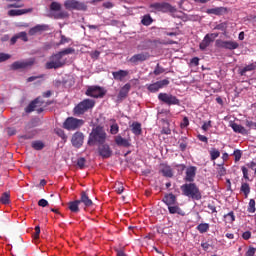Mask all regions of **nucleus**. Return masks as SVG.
Here are the masks:
<instances>
[{"instance_id": "obj_1", "label": "nucleus", "mask_w": 256, "mask_h": 256, "mask_svg": "<svg viewBox=\"0 0 256 256\" xmlns=\"http://www.w3.org/2000/svg\"><path fill=\"white\" fill-rule=\"evenodd\" d=\"M107 141V132H105V128L103 126H96L92 129L88 144L90 145H103Z\"/></svg>"}, {"instance_id": "obj_2", "label": "nucleus", "mask_w": 256, "mask_h": 256, "mask_svg": "<svg viewBox=\"0 0 256 256\" xmlns=\"http://www.w3.org/2000/svg\"><path fill=\"white\" fill-rule=\"evenodd\" d=\"M150 9L154 11H161L162 13H170L174 17H181V11H178L175 6L167 2H156L150 5Z\"/></svg>"}, {"instance_id": "obj_3", "label": "nucleus", "mask_w": 256, "mask_h": 256, "mask_svg": "<svg viewBox=\"0 0 256 256\" xmlns=\"http://www.w3.org/2000/svg\"><path fill=\"white\" fill-rule=\"evenodd\" d=\"M180 189L185 197H190L191 199H195L196 201H199V199H201V191L199 190L197 184L193 182L182 185Z\"/></svg>"}, {"instance_id": "obj_4", "label": "nucleus", "mask_w": 256, "mask_h": 256, "mask_svg": "<svg viewBox=\"0 0 256 256\" xmlns=\"http://www.w3.org/2000/svg\"><path fill=\"white\" fill-rule=\"evenodd\" d=\"M63 57H65V50L51 55L45 64V69H61L65 65Z\"/></svg>"}, {"instance_id": "obj_5", "label": "nucleus", "mask_w": 256, "mask_h": 256, "mask_svg": "<svg viewBox=\"0 0 256 256\" xmlns=\"http://www.w3.org/2000/svg\"><path fill=\"white\" fill-rule=\"evenodd\" d=\"M95 107V102L92 99H84L74 108L75 115H83L89 109H93Z\"/></svg>"}, {"instance_id": "obj_6", "label": "nucleus", "mask_w": 256, "mask_h": 256, "mask_svg": "<svg viewBox=\"0 0 256 256\" xmlns=\"http://www.w3.org/2000/svg\"><path fill=\"white\" fill-rule=\"evenodd\" d=\"M61 9H63V6L59 2H52L50 4V10H49V17H52L53 19H64L65 12H63Z\"/></svg>"}, {"instance_id": "obj_7", "label": "nucleus", "mask_w": 256, "mask_h": 256, "mask_svg": "<svg viewBox=\"0 0 256 256\" xmlns=\"http://www.w3.org/2000/svg\"><path fill=\"white\" fill-rule=\"evenodd\" d=\"M86 95L94 99H103L104 95H107V90L100 86H89L86 90Z\"/></svg>"}, {"instance_id": "obj_8", "label": "nucleus", "mask_w": 256, "mask_h": 256, "mask_svg": "<svg viewBox=\"0 0 256 256\" xmlns=\"http://www.w3.org/2000/svg\"><path fill=\"white\" fill-rule=\"evenodd\" d=\"M85 125V120L69 117L65 120V129L68 131H75Z\"/></svg>"}, {"instance_id": "obj_9", "label": "nucleus", "mask_w": 256, "mask_h": 256, "mask_svg": "<svg viewBox=\"0 0 256 256\" xmlns=\"http://www.w3.org/2000/svg\"><path fill=\"white\" fill-rule=\"evenodd\" d=\"M158 99L162 103H165L166 105H169V106H171V105H181V101L176 96H173L172 94L160 93L158 95Z\"/></svg>"}, {"instance_id": "obj_10", "label": "nucleus", "mask_w": 256, "mask_h": 256, "mask_svg": "<svg viewBox=\"0 0 256 256\" xmlns=\"http://www.w3.org/2000/svg\"><path fill=\"white\" fill-rule=\"evenodd\" d=\"M35 65V58H30L24 61H16L12 63L11 69L13 71H17V69H27V67H33Z\"/></svg>"}, {"instance_id": "obj_11", "label": "nucleus", "mask_w": 256, "mask_h": 256, "mask_svg": "<svg viewBox=\"0 0 256 256\" xmlns=\"http://www.w3.org/2000/svg\"><path fill=\"white\" fill-rule=\"evenodd\" d=\"M249 169L254 171V175L256 177V162L255 161H251V162L247 163L246 165L241 166L243 179H245L246 181H251V179L249 178Z\"/></svg>"}, {"instance_id": "obj_12", "label": "nucleus", "mask_w": 256, "mask_h": 256, "mask_svg": "<svg viewBox=\"0 0 256 256\" xmlns=\"http://www.w3.org/2000/svg\"><path fill=\"white\" fill-rule=\"evenodd\" d=\"M217 37H219V34L217 33L207 34L199 45L201 51H205V49L209 47V45H211V43H213Z\"/></svg>"}, {"instance_id": "obj_13", "label": "nucleus", "mask_w": 256, "mask_h": 256, "mask_svg": "<svg viewBox=\"0 0 256 256\" xmlns=\"http://www.w3.org/2000/svg\"><path fill=\"white\" fill-rule=\"evenodd\" d=\"M167 85H169V80L164 79V80L157 81L153 84L148 85L147 89H148V91H150V93H157V91H159V89H163V87H167Z\"/></svg>"}, {"instance_id": "obj_14", "label": "nucleus", "mask_w": 256, "mask_h": 256, "mask_svg": "<svg viewBox=\"0 0 256 256\" xmlns=\"http://www.w3.org/2000/svg\"><path fill=\"white\" fill-rule=\"evenodd\" d=\"M66 9H76L77 11H85L87 6L77 0H67L65 2Z\"/></svg>"}, {"instance_id": "obj_15", "label": "nucleus", "mask_w": 256, "mask_h": 256, "mask_svg": "<svg viewBox=\"0 0 256 256\" xmlns=\"http://www.w3.org/2000/svg\"><path fill=\"white\" fill-rule=\"evenodd\" d=\"M99 155L102 159H109L111 155H113V150H111V147L108 144H100L98 147Z\"/></svg>"}, {"instance_id": "obj_16", "label": "nucleus", "mask_w": 256, "mask_h": 256, "mask_svg": "<svg viewBox=\"0 0 256 256\" xmlns=\"http://www.w3.org/2000/svg\"><path fill=\"white\" fill-rule=\"evenodd\" d=\"M197 175V167L190 166L186 169V176L184 177V181L187 183H193L195 181V176Z\"/></svg>"}, {"instance_id": "obj_17", "label": "nucleus", "mask_w": 256, "mask_h": 256, "mask_svg": "<svg viewBox=\"0 0 256 256\" xmlns=\"http://www.w3.org/2000/svg\"><path fill=\"white\" fill-rule=\"evenodd\" d=\"M217 45L222 49H229L230 51L239 48V43L236 41H217Z\"/></svg>"}, {"instance_id": "obj_18", "label": "nucleus", "mask_w": 256, "mask_h": 256, "mask_svg": "<svg viewBox=\"0 0 256 256\" xmlns=\"http://www.w3.org/2000/svg\"><path fill=\"white\" fill-rule=\"evenodd\" d=\"M149 59V53L147 52H142L139 54L133 55L130 59L129 62L133 63L134 65H137L139 62L147 61Z\"/></svg>"}, {"instance_id": "obj_19", "label": "nucleus", "mask_w": 256, "mask_h": 256, "mask_svg": "<svg viewBox=\"0 0 256 256\" xmlns=\"http://www.w3.org/2000/svg\"><path fill=\"white\" fill-rule=\"evenodd\" d=\"M39 98H36L34 101H32L26 108V113H33V111H36L38 114L43 113V108H37L39 107Z\"/></svg>"}, {"instance_id": "obj_20", "label": "nucleus", "mask_w": 256, "mask_h": 256, "mask_svg": "<svg viewBox=\"0 0 256 256\" xmlns=\"http://www.w3.org/2000/svg\"><path fill=\"white\" fill-rule=\"evenodd\" d=\"M114 141L118 147H131V138H123L121 135L114 137Z\"/></svg>"}, {"instance_id": "obj_21", "label": "nucleus", "mask_w": 256, "mask_h": 256, "mask_svg": "<svg viewBox=\"0 0 256 256\" xmlns=\"http://www.w3.org/2000/svg\"><path fill=\"white\" fill-rule=\"evenodd\" d=\"M85 139V136L83 135V133L81 132H76L73 136H72V145L74 147H81V145H83V141Z\"/></svg>"}, {"instance_id": "obj_22", "label": "nucleus", "mask_w": 256, "mask_h": 256, "mask_svg": "<svg viewBox=\"0 0 256 256\" xmlns=\"http://www.w3.org/2000/svg\"><path fill=\"white\" fill-rule=\"evenodd\" d=\"M131 91V85L129 83H126L119 91L118 93V101H123V99H127V96L129 95V92Z\"/></svg>"}, {"instance_id": "obj_23", "label": "nucleus", "mask_w": 256, "mask_h": 256, "mask_svg": "<svg viewBox=\"0 0 256 256\" xmlns=\"http://www.w3.org/2000/svg\"><path fill=\"white\" fill-rule=\"evenodd\" d=\"M33 11V8H28V9H20V10H9L8 15L9 17H19L21 15H26V13H31Z\"/></svg>"}, {"instance_id": "obj_24", "label": "nucleus", "mask_w": 256, "mask_h": 256, "mask_svg": "<svg viewBox=\"0 0 256 256\" xmlns=\"http://www.w3.org/2000/svg\"><path fill=\"white\" fill-rule=\"evenodd\" d=\"M47 29H49V26L38 24V25L32 27L28 33H29V35H37V33L47 31Z\"/></svg>"}, {"instance_id": "obj_25", "label": "nucleus", "mask_w": 256, "mask_h": 256, "mask_svg": "<svg viewBox=\"0 0 256 256\" xmlns=\"http://www.w3.org/2000/svg\"><path fill=\"white\" fill-rule=\"evenodd\" d=\"M162 201L168 207H170L171 205H175V203H177V197L174 194H172V193L166 194Z\"/></svg>"}, {"instance_id": "obj_26", "label": "nucleus", "mask_w": 256, "mask_h": 256, "mask_svg": "<svg viewBox=\"0 0 256 256\" xmlns=\"http://www.w3.org/2000/svg\"><path fill=\"white\" fill-rule=\"evenodd\" d=\"M112 75L115 79V81H123L125 77L129 76V72L127 70H119L116 72H112Z\"/></svg>"}, {"instance_id": "obj_27", "label": "nucleus", "mask_w": 256, "mask_h": 256, "mask_svg": "<svg viewBox=\"0 0 256 256\" xmlns=\"http://www.w3.org/2000/svg\"><path fill=\"white\" fill-rule=\"evenodd\" d=\"M230 127H232L234 133H240V135H248L247 129L243 127L242 125H239L237 123H231Z\"/></svg>"}, {"instance_id": "obj_28", "label": "nucleus", "mask_w": 256, "mask_h": 256, "mask_svg": "<svg viewBox=\"0 0 256 256\" xmlns=\"http://www.w3.org/2000/svg\"><path fill=\"white\" fill-rule=\"evenodd\" d=\"M160 171L164 177H173V169L165 164L160 165Z\"/></svg>"}, {"instance_id": "obj_29", "label": "nucleus", "mask_w": 256, "mask_h": 256, "mask_svg": "<svg viewBox=\"0 0 256 256\" xmlns=\"http://www.w3.org/2000/svg\"><path fill=\"white\" fill-rule=\"evenodd\" d=\"M240 192H242L245 199H247V197H249V193H251V186L249 185V183L242 182Z\"/></svg>"}, {"instance_id": "obj_30", "label": "nucleus", "mask_w": 256, "mask_h": 256, "mask_svg": "<svg viewBox=\"0 0 256 256\" xmlns=\"http://www.w3.org/2000/svg\"><path fill=\"white\" fill-rule=\"evenodd\" d=\"M131 129H132V133L134 135H141V133H143V129L141 128V123L139 122H133L131 125Z\"/></svg>"}, {"instance_id": "obj_31", "label": "nucleus", "mask_w": 256, "mask_h": 256, "mask_svg": "<svg viewBox=\"0 0 256 256\" xmlns=\"http://www.w3.org/2000/svg\"><path fill=\"white\" fill-rule=\"evenodd\" d=\"M168 211L169 213H171V215H175V213H177L178 215H185V212H183V210H181V208L177 205H170L168 206Z\"/></svg>"}, {"instance_id": "obj_32", "label": "nucleus", "mask_w": 256, "mask_h": 256, "mask_svg": "<svg viewBox=\"0 0 256 256\" xmlns=\"http://www.w3.org/2000/svg\"><path fill=\"white\" fill-rule=\"evenodd\" d=\"M224 12H225V8L223 7H216V8L208 9L206 11L208 15H223Z\"/></svg>"}, {"instance_id": "obj_33", "label": "nucleus", "mask_w": 256, "mask_h": 256, "mask_svg": "<svg viewBox=\"0 0 256 256\" xmlns=\"http://www.w3.org/2000/svg\"><path fill=\"white\" fill-rule=\"evenodd\" d=\"M0 203H2V205H9L11 203V194L9 192L2 193Z\"/></svg>"}, {"instance_id": "obj_34", "label": "nucleus", "mask_w": 256, "mask_h": 256, "mask_svg": "<svg viewBox=\"0 0 256 256\" xmlns=\"http://www.w3.org/2000/svg\"><path fill=\"white\" fill-rule=\"evenodd\" d=\"M80 203H84L86 207H91L93 205V201L89 199V196H87V193L85 192L81 193Z\"/></svg>"}, {"instance_id": "obj_35", "label": "nucleus", "mask_w": 256, "mask_h": 256, "mask_svg": "<svg viewBox=\"0 0 256 256\" xmlns=\"http://www.w3.org/2000/svg\"><path fill=\"white\" fill-rule=\"evenodd\" d=\"M209 155L211 161H215L216 159H219V157H221V152L217 148H211L209 150Z\"/></svg>"}, {"instance_id": "obj_36", "label": "nucleus", "mask_w": 256, "mask_h": 256, "mask_svg": "<svg viewBox=\"0 0 256 256\" xmlns=\"http://www.w3.org/2000/svg\"><path fill=\"white\" fill-rule=\"evenodd\" d=\"M79 203H81L79 200L68 203V208L72 213H79Z\"/></svg>"}, {"instance_id": "obj_37", "label": "nucleus", "mask_w": 256, "mask_h": 256, "mask_svg": "<svg viewBox=\"0 0 256 256\" xmlns=\"http://www.w3.org/2000/svg\"><path fill=\"white\" fill-rule=\"evenodd\" d=\"M224 221L228 224H233L235 221V213L233 211L229 212L228 214L224 215Z\"/></svg>"}, {"instance_id": "obj_38", "label": "nucleus", "mask_w": 256, "mask_h": 256, "mask_svg": "<svg viewBox=\"0 0 256 256\" xmlns=\"http://www.w3.org/2000/svg\"><path fill=\"white\" fill-rule=\"evenodd\" d=\"M112 122V125H110V134L117 135V133H119V124H117L115 120H112Z\"/></svg>"}, {"instance_id": "obj_39", "label": "nucleus", "mask_w": 256, "mask_h": 256, "mask_svg": "<svg viewBox=\"0 0 256 256\" xmlns=\"http://www.w3.org/2000/svg\"><path fill=\"white\" fill-rule=\"evenodd\" d=\"M197 230L199 231V233H207V231H209V224L201 223L197 226Z\"/></svg>"}, {"instance_id": "obj_40", "label": "nucleus", "mask_w": 256, "mask_h": 256, "mask_svg": "<svg viewBox=\"0 0 256 256\" xmlns=\"http://www.w3.org/2000/svg\"><path fill=\"white\" fill-rule=\"evenodd\" d=\"M142 25H145L146 27L151 25L153 23V18H151L150 15H144V17L141 20Z\"/></svg>"}, {"instance_id": "obj_41", "label": "nucleus", "mask_w": 256, "mask_h": 256, "mask_svg": "<svg viewBox=\"0 0 256 256\" xmlns=\"http://www.w3.org/2000/svg\"><path fill=\"white\" fill-rule=\"evenodd\" d=\"M232 155L235 163H239V161H241V157H243V152L241 150H234Z\"/></svg>"}, {"instance_id": "obj_42", "label": "nucleus", "mask_w": 256, "mask_h": 256, "mask_svg": "<svg viewBox=\"0 0 256 256\" xmlns=\"http://www.w3.org/2000/svg\"><path fill=\"white\" fill-rule=\"evenodd\" d=\"M255 70H256V65L250 64L241 70L240 75H245L247 73V71H255Z\"/></svg>"}, {"instance_id": "obj_43", "label": "nucleus", "mask_w": 256, "mask_h": 256, "mask_svg": "<svg viewBox=\"0 0 256 256\" xmlns=\"http://www.w3.org/2000/svg\"><path fill=\"white\" fill-rule=\"evenodd\" d=\"M248 213H255L256 208H255V199H250L248 203V208H247Z\"/></svg>"}, {"instance_id": "obj_44", "label": "nucleus", "mask_w": 256, "mask_h": 256, "mask_svg": "<svg viewBox=\"0 0 256 256\" xmlns=\"http://www.w3.org/2000/svg\"><path fill=\"white\" fill-rule=\"evenodd\" d=\"M32 147L36 151H41V149H43L45 147V144H43V142H41V141H35L32 143Z\"/></svg>"}, {"instance_id": "obj_45", "label": "nucleus", "mask_w": 256, "mask_h": 256, "mask_svg": "<svg viewBox=\"0 0 256 256\" xmlns=\"http://www.w3.org/2000/svg\"><path fill=\"white\" fill-rule=\"evenodd\" d=\"M87 163V160L85 158H78L77 165L80 169H85V165Z\"/></svg>"}, {"instance_id": "obj_46", "label": "nucleus", "mask_w": 256, "mask_h": 256, "mask_svg": "<svg viewBox=\"0 0 256 256\" xmlns=\"http://www.w3.org/2000/svg\"><path fill=\"white\" fill-rule=\"evenodd\" d=\"M225 175H227V170L222 165H219L218 176L219 177H225Z\"/></svg>"}, {"instance_id": "obj_47", "label": "nucleus", "mask_w": 256, "mask_h": 256, "mask_svg": "<svg viewBox=\"0 0 256 256\" xmlns=\"http://www.w3.org/2000/svg\"><path fill=\"white\" fill-rule=\"evenodd\" d=\"M256 248L253 246H250L248 250L245 253V256H255Z\"/></svg>"}, {"instance_id": "obj_48", "label": "nucleus", "mask_w": 256, "mask_h": 256, "mask_svg": "<svg viewBox=\"0 0 256 256\" xmlns=\"http://www.w3.org/2000/svg\"><path fill=\"white\" fill-rule=\"evenodd\" d=\"M21 7H25L23 3H13L8 5V9H19Z\"/></svg>"}, {"instance_id": "obj_49", "label": "nucleus", "mask_w": 256, "mask_h": 256, "mask_svg": "<svg viewBox=\"0 0 256 256\" xmlns=\"http://www.w3.org/2000/svg\"><path fill=\"white\" fill-rule=\"evenodd\" d=\"M161 73H165V69L161 66H159V64H157L155 70H154V75H161Z\"/></svg>"}, {"instance_id": "obj_50", "label": "nucleus", "mask_w": 256, "mask_h": 256, "mask_svg": "<svg viewBox=\"0 0 256 256\" xmlns=\"http://www.w3.org/2000/svg\"><path fill=\"white\" fill-rule=\"evenodd\" d=\"M9 59H11V55L5 54V53H0V63H3Z\"/></svg>"}, {"instance_id": "obj_51", "label": "nucleus", "mask_w": 256, "mask_h": 256, "mask_svg": "<svg viewBox=\"0 0 256 256\" xmlns=\"http://www.w3.org/2000/svg\"><path fill=\"white\" fill-rule=\"evenodd\" d=\"M18 39H22V41H29V38L27 37V32H20L19 34H17Z\"/></svg>"}, {"instance_id": "obj_52", "label": "nucleus", "mask_w": 256, "mask_h": 256, "mask_svg": "<svg viewBox=\"0 0 256 256\" xmlns=\"http://www.w3.org/2000/svg\"><path fill=\"white\" fill-rule=\"evenodd\" d=\"M55 133L58 137H61V139H65V132L62 129L56 128Z\"/></svg>"}, {"instance_id": "obj_53", "label": "nucleus", "mask_w": 256, "mask_h": 256, "mask_svg": "<svg viewBox=\"0 0 256 256\" xmlns=\"http://www.w3.org/2000/svg\"><path fill=\"white\" fill-rule=\"evenodd\" d=\"M180 127L182 129H185V127H189V118L184 117L182 123L180 124Z\"/></svg>"}, {"instance_id": "obj_54", "label": "nucleus", "mask_w": 256, "mask_h": 256, "mask_svg": "<svg viewBox=\"0 0 256 256\" xmlns=\"http://www.w3.org/2000/svg\"><path fill=\"white\" fill-rule=\"evenodd\" d=\"M39 235H41V227H35V233L33 234L34 239H39Z\"/></svg>"}, {"instance_id": "obj_55", "label": "nucleus", "mask_w": 256, "mask_h": 256, "mask_svg": "<svg viewBox=\"0 0 256 256\" xmlns=\"http://www.w3.org/2000/svg\"><path fill=\"white\" fill-rule=\"evenodd\" d=\"M202 129L203 131H209V129H211V120L208 122H204V124L202 125Z\"/></svg>"}, {"instance_id": "obj_56", "label": "nucleus", "mask_w": 256, "mask_h": 256, "mask_svg": "<svg viewBox=\"0 0 256 256\" xmlns=\"http://www.w3.org/2000/svg\"><path fill=\"white\" fill-rule=\"evenodd\" d=\"M38 205H39V207H47V205H49V202L45 199H40L38 201Z\"/></svg>"}, {"instance_id": "obj_57", "label": "nucleus", "mask_w": 256, "mask_h": 256, "mask_svg": "<svg viewBox=\"0 0 256 256\" xmlns=\"http://www.w3.org/2000/svg\"><path fill=\"white\" fill-rule=\"evenodd\" d=\"M251 237V231H246L242 234V238L245 240V241H249V238Z\"/></svg>"}, {"instance_id": "obj_58", "label": "nucleus", "mask_w": 256, "mask_h": 256, "mask_svg": "<svg viewBox=\"0 0 256 256\" xmlns=\"http://www.w3.org/2000/svg\"><path fill=\"white\" fill-rule=\"evenodd\" d=\"M190 63H191V65H194V67H198V65H199V58L198 57L192 58Z\"/></svg>"}, {"instance_id": "obj_59", "label": "nucleus", "mask_w": 256, "mask_h": 256, "mask_svg": "<svg viewBox=\"0 0 256 256\" xmlns=\"http://www.w3.org/2000/svg\"><path fill=\"white\" fill-rule=\"evenodd\" d=\"M65 55H75V49L73 48H66Z\"/></svg>"}, {"instance_id": "obj_60", "label": "nucleus", "mask_w": 256, "mask_h": 256, "mask_svg": "<svg viewBox=\"0 0 256 256\" xmlns=\"http://www.w3.org/2000/svg\"><path fill=\"white\" fill-rule=\"evenodd\" d=\"M199 141H202V143H208V138L203 135H198Z\"/></svg>"}, {"instance_id": "obj_61", "label": "nucleus", "mask_w": 256, "mask_h": 256, "mask_svg": "<svg viewBox=\"0 0 256 256\" xmlns=\"http://www.w3.org/2000/svg\"><path fill=\"white\" fill-rule=\"evenodd\" d=\"M100 55H101V52L96 50L92 53V59H97L99 58Z\"/></svg>"}, {"instance_id": "obj_62", "label": "nucleus", "mask_w": 256, "mask_h": 256, "mask_svg": "<svg viewBox=\"0 0 256 256\" xmlns=\"http://www.w3.org/2000/svg\"><path fill=\"white\" fill-rule=\"evenodd\" d=\"M20 139H33V134H25L20 137Z\"/></svg>"}, {"instance_id": "obj_63", "label": "nucleus", "mask_w": 256, "mask_h": 256, "mask_svg": "<svg viewBox=\"0 0 256 256\" xmlns=\"http://www.w3.org/2000/svg\"><path fill=\"white\" fill-rule=\"evenodd\" d=\"M51 95H53V92H51V90H48L43 93V97H45V98H49V97H51Z\"/></svg>"}, {"instance_id": "obj_64", "label": "nucleus", "mask_w": 256, "mask_h": 256, "mask_svg": "<svg viewBox=\"0 0 256 256\" xmlns=\"http://www.w3.org/2000/svg\"><path fill=\"white\" fill-rule=\"evenodd\" d=\"M17 39H19V37L17 35L12 37L10 40V44L15 45L17 43Z\"/></svg>"}]
</instances>
